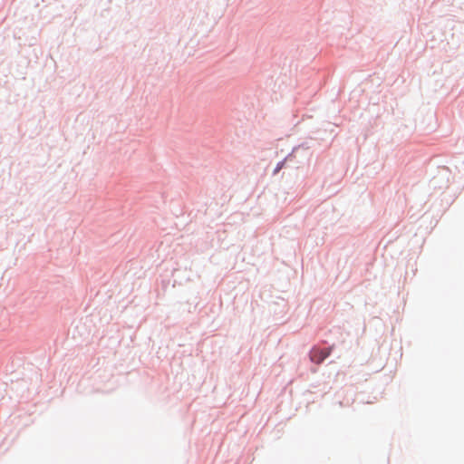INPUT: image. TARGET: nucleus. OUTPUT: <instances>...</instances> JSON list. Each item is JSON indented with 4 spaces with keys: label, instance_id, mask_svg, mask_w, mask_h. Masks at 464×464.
I'll list each match as a JSON object with an SVG mask.
<instances>
[{
    "label": "nucleus",
    "instance_id": "f257e3e1",
    "mask_svg": "<svg viewBox=\"0 0 464 464\" xmlns=\"http://www.w3.org/2000/svg\"><path fill=\"white\" fill-rule=\"evenodd\" d=\"M331 352H332V348H326V349L314 348L310 352V359L314 363L319 364L330 355Z\"/></svg>",
    "mask_w": 464,
    "mask_h": 464
}]
</instances>
